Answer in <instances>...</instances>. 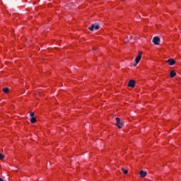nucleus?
<instances>
[{
  "label": "nucleus",
  "mask_w": 181,
  "mask_h": 181,
  "mask_svg": "<svg viewBox=\"0 0 181 181\" xmlns=\"http://www.w3.org/2000/svg\"><path fill=\"white\" fill-rule=\"evenodd\" d=\"M141 59H142V54L140 52L139 55L135 59L136 64H134V66H136L139 62H141Z\"/></svg>",
  "instance_id": "39448f33"
},
{
  "label": "nucleus",
  "mask_w": 181,
  "mask_h": 181,
  "mask_svg": "<svg viewBox=\"0 0 181 181\" xmlns=\"http://www.w3.org/2000/svg\"><path fill=\"white\" fill-rule=\"evenodd\" d=\"M128 86H129V87L134 88V87H135V81H134V80L129 81L128 83Z\"/></svg>",
  "instance_id": "423d86ee"
},
{
  "label": "nucleus",
  "mask_w": 181,
  "mask_h": 181,
  "mask_svg": "<svg viewBox=\"0 0 181 181\" xmlns=\"http://www.w3.org/2000/svg\"><path fill=\"white\" fill-rule=\"evenodd\" d=\"M3 91H4V93H5L6 94H8V93L9 92V88H4L3 89Z\"/></svg>",
  "instance_id": "9d476101"
},
{
  "label": "nucleus",
  "mask_w": 181,
  "mask_h": 181,
  "mask_svg": "<svg viewBox=\"0 0 181 181\" xmlns=\"http://www.w3.org/2000/svg\"><path fill=\"white\" fill-rule=\"evenodd\" d=\"M152 42H153V43L154 45H156V46H158V45H159L160 43V39L158 38V36H156V37H154L153 38Z\"/></svg>",
  "instance_id": "7ed1b4c3"
},
{
  "label": "nucleus",
  "mask_w": 181,
  "mask_h": 181,
  "mask_svg": "<svg viewBox=\"0 0 181 181\" xmlns=\"http://www.w3.org/2000/svg\"><path fill=\"white\" fill-rule=\"evenodd\" d=\"M30 122L31 124H35L36 122V117H31Z\"/></svg>",
  "instance_id": "1a4fd4ad"
},
{
  "label": "nucleus",
  "mask_w": 181,
  "mask_h": 181,
  "mask_svg": "<svg viewBox=\"0 0 181 181\" xmlns=\"http://www.w3.org/2000/svg\"><path fill=\"white\" fill-rule=\"evenodd\" d=\"M30 117H35V112H30Z\"/></svg>",
  "instance_id": "ddd939ff"
},
{
  "label": "nucleus",
  "mask_w": 181,
  "mask_h": 181,
  "mask_svg": "<svg viewBox=\"0 0 181 181\" xmlns=\"http://www.w3.org/2000/svg\"><path fill=\"white\" fill-rule=\"evenodd\" d=\"M140 177H145L146 175H148V173L146 171L141 170L139 171Z\"/></svg>",
  "instance_id": "0eeeda50"
},
{
  "label": "nucleus",
  "mask_w": 181,
  "mask_h": 181,
  "mask_svg": "<svg viewBox=\"0 0 181 181\" xmlns=\"http://www.w3.org/2000/svg\"><path fill=\"white\" fill-rule=\"evenodd\" d=\"M170 76L171 78H173V77H175L176 76V72H175V71H171L170 72Z\"/></svg>",
  "instance_id": "6e6552de"
},
{
  "label": "nucleus",
  "mask_w": 181,
  "mask_h": 181,
  "mask_svg": "<svg viewBox=\"0 0 181 181\" xmlns=\"http://www.w3.org/2000/svg\"><path fill=\"white\" fill-rule=\"evenodd\" d=\"M116 125L117 127V128H119V129H121V128H122V125H124V122L121 121V119H119V117H116Z\"/></svg>",
  "instance_id": "f03ea898"
},
{
  "label": "nucleus",
  "mask_w": 181,
  "mask_h": 181,
  "mask_svg": "<svg viewBox=\"0 0 181 181\" xmlns=\"http://www.w3.org/2000/svg\"><path fill=\"white\" fill-rule=\"evenodd\" d=\"M89 30H90L91 32H93V30H98V29H100V24H98V23H95V24H92L90 27L88 28Z\"/></svg>",
  "instance_id": "f257e3e1"
},
{
  "label": "nucleus",
  "mask_w": 181,
  "mask_h": 181,
  "mask_svg": "<svg viewBox=\"0 0 181 181\" xmlns=\"http://www.w3.org/2000/svg\"><path fill=\"white\" fill-rule=\"evenodd\" d=\"M166 63H168L169 66H175V64H176V60L173 58H170L166 61Z\"/></svg>",
  "instance_id": "20e7f679"
},
{
  "label": "nucleus",
  "mask_w": 181,
  "mask_h": 181,
  "mask_svg": "<svg viewBox=\"0 0 181 181\" xmlns=\"http://www.w3.org/2000/svg\"><path fill=\"white\" fill-rule=\"evenodd\" d=\"M122 172H123V173H124V175H127V173H128V170H125V169H124V168H122Z\"/></svg>",
  "instance_id": "9b49d317"
},
{
  "label": "nucleus",
  "mask_w": 181,
  "mask_h": 181,
  "mask_svg": "<svg viewBox=\"0 0 181 181\" xmlns=\"http://www.w3.org/2000/svg\"><path fill=\"white\" fill-rule=\"evenodd\" d=\"M5 158V156L0 153V160H2Z\"/></svg>",
  "instance_id": "f8f14e48"
}]
</instances>
